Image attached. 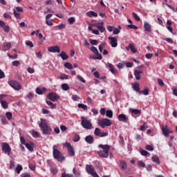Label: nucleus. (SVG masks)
Here are the masks:
<instances>
[{"instance_id": "f257e3e1", "label": "nucleus", "mask_w": 177, "mask_h": 177, "mask_svg": "<svg viewBox=\"0 0 177 177\" xmlns=\"http://www.w3.org/2000/svg\"><path fill=\"white\" fill-rule=\"evenodd\" d=\"M39 127L41 128L43 135H50L52 133V129L48 126V123H46L45 119H41Z\"/></svg>"}, {"instance_id": "f03ea898", "label": "nucleus", "mask_w": 177, "mask_h": 177, "mask_svg": "<svg viewBox=\"0 0 177 177\" xmlns=\"http://www.w3.org/2000/svg\"><path fill=\"white\" fill-rule=\"evenodd\" d=\"M98 147L102 149L98 151L100 157L107 158L109 157V151H110V146L100 144L98 145Z\"/></svg>"}, {"instance_id": "7ed1b4c3", "label": "nucleus", "mask_w": 177, "mask_h": 177, "mask_svg": "<svg viewBox=\"0 0 177 177\" xmlns=\"http://www.w3.org/2000/svg\"><path fill=\"white\" fill-rule=\"evenodd\" d=\"M81 125L84 129H92V128H93V124H92V120L84 116L81 117Z\"/></svg>"}, {"instance_id": "20e7f679", "label": "nucleus", "mask_w": 177, "mask_h": 177, "mask_svg": "<svg viewBox=\"0 0 177 177\" xmlns=\"http://www.w3.org/2000/svg\"><path fill=\"white\" fill-rule=\"evenodd\" d=\"M53 156L55 160H57L59 162L64 161V157H63V155L62 154V152L57 149V145H54L53 147Z\"/></svg>"}, {"instance_id": "39448f33", "label": "nucleus", "mask_w": 177, "mask_h": 177, "mask_svg": "<svg viewBox=\"0 0 177 177\" xmlns=\"http://www.w3.org/2000/svg\"><path fill=\"white\" fill-rule=\"evenodd\" d=\"M97 124L98 125H100V127L104 129L106 128V127H111L113 122H111V120L110 119L102 118L98 120Z\"/></svg>"}, {"instance_id": "423d86ee", "label": "nucleus", "mask_w": 177, "mask_h": 177, "mask_svg": "<svg viewBox=\"0 0 177 177\" xmlns=\"http://www.w3.org/2000/svg\"><path fill=\"white\" fill-rule=\"evenodd\" d=\"M86 171L87 174H88L89 175H91V176L100 177L98 176L97 173H96L95 168H93V167H92L90 165H86Z\"/></svg>"}, {"instance_id": "0eeeda50", "label": "nucleus", "mask_w": 177, "mask_h": 177, "mask_svg": "<svg viewBox=\"0 0 177 177\" xmlns=\"http://www.w3.org/2000/svg\"><path fill=\"white\" fill-rule=\"evenodd\" d=\"M64 146L65 147H66V149L68 150V154L69 156H71V157L75 156V152L74 151V148L73 147V146H71V144H70V142H65L64 144Z\"/></svg>"}, {"instance_id": "6e6552de", "label": "nucleus", "mask_w": 177, "mask_h": 177, "mask_svg": "<svg viewBox=\"0 0 177 177\" xmlns=\"http://www.w3.org/2000/svg\"><path fill=\"white\" fill-rule=\"evenodd\" d=\"M8 84L15 91H20V89H21V85H20V83H19V82L10 80L8 82Z\"/></svg>"}, {"instance_id": "1a4fd4ad", "label": "nucleus", "mask_w": 177, "mask_h": 177, "mask_svg": "<svg viewBox=\"0 0 177 177\" xmlns=\"http://www.w3.org/2000/svg\"><path fill=\"white\" fill-rule=\"evenodd\" d=\"M1 149L4 153H7L8 156H10V151H12V149L10 148V145H9V144L3 142L1 144Z\"/></svg>"}, {"instance_id": "9d476101", "label": "nucleus", "mask_w": 177, "mask_h": 177, "mask_svg": "<svg viewBox=\"0 0 177 177\" xmlns=\"http://www.w3.org/2000/svg\"><path fill=\"white\" fill-rule=\"evenodd\" d=\"M47 97L49 100H51V102H55V100H57L60 96L56 93L50 92L47 95Z\"/></svg>"}, {"instance_id": "9b49d317", "label": "nucleus", "mask_w": 177, "mask_h": 177, "mask_svg": "<svg viewBox=\"0 0 177 177\" xmlns=\"http://www.w3.org/2000/svg\"><path fill=\"white\" fill-rule=\"evenodd\" d=\"M48 52L51 53H60V47L59 46H53L48 48Z\"/></svg>"}, {"instance_id": "f8f14e48", "label": "nucleus", "mask_w": 177, "mask_h": 177, "mask_svg": "<svg viewBox=\"0 0 177 177\" xmlns=\"http://www.w3.org/2000/svg\"><path fill=\"white\" fill-rule=\"evenodd\" d=\"M108 39L110 41L111 46L112 48H117L118 46V43L117 42L116 37H109Z\"/></svg>"}, {"instance_id": "ddd939ff", "label": "nucleus", "mask_w": 177, "mask_h": 177, "mask_svg": "<svg viewBox=\"0 0 177 177\" xmlns=\"http://www.w3.org/2000/svg\"><path fill=\"white\" fill-rule=\"evenodd\" d=\"M84 140L88 145H92L95 142V138H93V136L89 135L85 137Z\"/></svg>"}, {"instance_id": "4468645a", "label": "nucleus", "mask_w": 177, "mask_h": 177, "mask_svg": "<svg viewBox=\"0 0 177 177\" xmlns=\"http://www.w3.org/2000/svg\"><path fill=\"white\" fill-rule=\"evenodd\" d=\"M118 121L127 122L128 121V117L125 114H120L118 116Z\"/></svg>"}, {"instance_id": "2eb2a0df", "label": "nucleus", "mask_w": 177, "mask_h": 177, "mask_svg": "<svg viewBox=\"0 0 177 177\" xmlns=\"http://www.w3.org/2000/svg\"><path fill=\"white\" fill-rule=\"evenodd\" d=\"M129 112L134 115H138L142 113V111L140 109H135L133 108H130Z\"/></svg>"}, {"instance_id": "dca6fc26", "label": "nucleus", "mask_w": 177, "mask_h": 177, "mask_svg": "<svg viewBox=\"0 0 177 177\" xmlns=\"http://www.w3.org/2000/svg\"><path fill=\"white\" fill-rule=\"evenodd\" d=\"M144 28L147 32H151V25L147 21L144 22Z\"/></svg>"}, {"instance_id": "f3484780", "label": "nucleus", "mask_w": 177, "mask_h": 177, "mask_svg": "<svg viewBox=\"0 0 177 177\" xmlns=\"http://www.w3.org/2000/svg\"><path fill=\"white\" fill-rule=\"evenodd\" d=\"M143 74V71L140 70H136L134 71V76L136 77V80H140L142 77H140V75Z\"/></svg>"}, {"instance_id": "a211bd4d", "label": "nucleus", "mask_w": 177, "mask_h": 177, "mask_svg": "<svg viewBox=\"0 0 177 177\" xmlns=\"http://www.w3.org/2000/svg\"><path fill=\"white\" fill-rule=\"evenodd\" d=\"M10 48H12V43H6L3 44L2 50H3V52H6V50H9Z\"/></svg>"}, {"instance_id": "6ab92c4d", "label": "nucleus", "mask_w": 177, "mask_h": 177, "mask_svg": "<svg viewBox=\"0 0 177 177\" xmlns=\"http://www.w3.org/2000/svg\"><path fill=\"white\" fill-rule=\"evenodd\" d=\"M25 146L29 151H34V144L32 142L26 143Z\"/></svg>"}, {"instance_id": "aec40b11", "label": "nucleus", "mask_w": 177, "mask_h": 177, "mask_svg": "<svg viewBox=\"0 0 177 177\" xmlns=\"http://www.w3.org/2000/svg\"><path fill=\"white\" fill-rule=\"evenodd\" d=\"M58 56L62 59V60H67L68 59V55L64 51H62Z\"/></svg>"}, {"instance_id": "412c9836", "label": "nucleus", "mask_w": 177, "mask_h": 177, "mask_svg": "<svg viewBox=\"0 0 177 177\" xmlns=\"http://www.w3.org/2000/svg\"><path fill=\"white\" fill-rule=\"evenodd\" d=\"M132 88L136 92H139V91H140V85L138 82L133 83L132 84Z\"/></svg>"}, {"instance_id": "4be33fe9", "label": "nucleus", "mask_w": 177, "mask_h": 177, "mask_svg": "<svg viewBox=\"0 0 177 177\" xmlns=\"http://www.w3.org/2000/svg\"><path fill=\"white\" fill-rule=\"evenodd\" d=\"M162 132L166 138H168V136H169L170 132H169V130L167 127H162Z\"/></svg>"}, {"instance_id": "5701e85b", "label": "nucleus", "mask_w": 177, "mask_h": 177, "mask_svg": "<svg viewBox=\"0 0 177 177\" xmlns=\"http://www.w3.org/2000/svg\"><path fill=\"white\" fill-rule=\"evenodd\" d=\"M86 15L88 17H97V14L95 11H88Z\"/></svg>"}, {"instance_id": "b1692460", "label": "nucleus", "mask_w": 177, "mask_h": 177, "mask_svg": "<svg viewBox=\"0 0 177 177\" xmlns=\"http://www.w3.org/2000/svg\"><path fill=\"white\" fill-rule=\"evenodd\" d=\"M120 168L122 171H125L127 169V162L125 160H120Z\"/></svg>"}, {"instance_id": "393cba45", "label": "nucleus", "mask_w": 177, "mask_h": 177, "mask_svg": "<svg viewBox=\"0 0 177 177\" xmlns=\"http://www.w3.org/2000/svg\"><path fill=\"white\" fill-rule=\"evenodd\" d=\"M0 103H1L3 109H8V107H9V104L8 103V102H6L5 100H0Z\"/></svg>"}, {"instance_id": "a878e982", "label": "nucleus", "mask_w": 177, "mask_h": 177, "mask_svg": "<svg viewBox=\"0 0 177 177\" xmlns=\"http://www.w3.org/2000/svg\"><path fill=\"white\" fill-rule=\"evenodd\" d=\"M90 50H91V52H93V53H94L96 56H99V55H102L99 53V50H97V48L95 46H92L90 48Z\"/></svg>"}, {"instance_id": "bb28decb", "label": "nucleus", "mask_w": 177, "mask_h": 177, "mask_svg": "<svg viewBox=\"0 0 177 177\" xmlns=\"http://www.w3.org/2000/svg\"><path fill=\"white\" fill-rule=\"evenodd\" d=\"M108 67L112 74H115V73H117V71L114 69V66L113 64H108Z\"/></svg>"}, {"instance_id": "cd10ccee", "label": "nucleus", "mask_w": 177, "mask_h": 177, "mask_svg": "<svg viewBox=\"0 0 177 177\" xmlns=\"http://www.w3.org/2000/svg\"><path fill=\"white\" fill-rule=\"evenodd\" d=\"M152 161L153 162H155L158 165H160V158H158V156H152Z\"/></svg>"}, {"instance_id": "c85d7f7f", "label": "nucleus", "mask_w": 177, "mask_h": 177, "mask_svg": "<svg viewBox=\"0 0 177 177\" xmlns=\"http://www.w3.org/2000/svg\"><path fill=\"white\" fill-rule=\"evenodd\" d=\"M95 26L99 30L100 32H104L106 28L102 25H95Z\"/></svg>"}, {"instance_id": "c756f323", "label": "nucleus", "mask_w": 177, "mask_h": 177, "mask_svg": "<svg viewBox=\"0 0 177 177\" xmlns=\"http://www.w3.org/2000/svg\"><path fill=\"white\" fill-rule=\"evenodd\" d=\"M90 59H97V60H102L103 59V57L102 56V55H90L89 56Z\"/></svg>"}, {"instance_id": "7c9ffc66", "label": "nucleus", "mask_w": 177, "mask_h": 177, "mask_svg": "<svg viewBox=\"0 0 177 177\" xmlns=\"http://www.w3.org/2000/svg\"><path fill=\"white\" fill-rule=\"evenodd\" d=\"M16 173L19 175L21 171H23V166L21 165H17L15 169Z\"/></svg>"}, {"instance_id": "2f4dec72", "label": "nucleus", "mask_w": 177, "mask_h": 177, "mask_svg": "<svg viewBox=\"0 0 177 177\" xmlns=\"http://www.w3.org/2000/svg\"><path fill=\"white\" fill-rule=\"evenodd\" d=\"M46 104H48V106H50V107L52 109H56V104H53V102H52L50 101H48V100L46 101Z\"/></svg>"}, {"instance_id": "473e14b6", "label": "nucleus", "mask_w": 177, "mask_h": 177, "mask_svg": "<svg viewBox=\"0 0 177 177\" xmlns=\"http://www.w3.org/2000/svg\"><path fill=\"white\" fill-rule=\"evenodd\" d=\"M61 88L62 91H68V89H70V86L66 83H64L61 85Z\"/></svg>"}, {"instance_id": "72a5a7b5", "label": "nucleus", "mask_w": 177, "mask_h": 177, "mask_svg": "<svg viewBox=\"0 0 177 177\" xmlns=\"http://www.w3.org/2000/svg\"><path fill=\"white\" fill-rule=\"evenodd\" d=\"M121 30V26H118V28H115L113 30V34L114 35H118V34H120V30Z\"/></svg>"}, {"instance_id": "f704fd0d", "label": "nucleus", "mask_w": 177, "mask_h": 177, "mask_svg": "<svg viewBox=\"0 0 177 177\" xmlns=\"http://www.w3.org/2000/svg\"><path fill=\"white\" fill-rule=\"evenodd\" d=\"M50 171L53 175H56V174H57V168L53 167L52 165H50Z\"/></svg>"}, {"instance_id": "c9c22d12", "label": "nucleus", "mask_w": 177, "mask_h": 177, "mask_svg": "<svg viewBox=\"0 0 177 177\" xmlns=\"http://www.w3.org/2000/svg\"><path fill=\"white\" fill-rule=\"evenodd\" d=\"M64 68L68 70H73V65L69 62H66L64 64Z\"/></svg>"}, {"instance_id": "e433bc0d", "label": "nucleus", "mask_w": 177, "mask_h": 177, "mask_svg": "<svg viewBox=\"0 0 177 177\" xmlns=\"http://www.w3.org/2000/svg\"><path fill=\"white\" fill-rule=\"evenodd\" d=\"M102 131H100V129L96 127L94 131V135L95 136H100Z\"/></svg>"}, {"instance_id": "4c0bfd02", "label": "nucleus", "mask_w": 177, "mask_h": 177, "mask_svg": "<svg viewBox=\"0 0 177 177\" xmlns=\"http://www.w3.org/2000/svg\"><path fill=\"white\" fill-rule=\"evenodd\" d=\"M140 153L142 156H150V153L147 152V151L145 149H141L140 151Z\"/></svg>"}, {"instance_id": "58836bf2", "label": "nucleus", "mask_w": 177, "mask_h": 177, "mask_svg": "<svg viewBox=\"0 0 177 177\" xmlns=\"http://www.w3.org/2000/svg\"><path fill=\"white\" fill-rule=\"evenodd\" d=\"M106 46V42H102L101 44L99 45L98 49L100 52H102L103 49H104V47Z\"/></svg>"}, {"instance_id": "ea45409f", "label": "nucleus", "mask_w": 177, "mask_h": 177, "mask_svg": "<svg viewBox=\"0 0 177 177\" xmlns=\"http://www.w3.org/2000/svg\"><path fill=\"white\" fill-rule=\"evenodd\" d=\"M106 115L108 117V118H113V111L111 110L106 111Z\"/></svg>"}, {"instance_id": "a19ab883", "label": "nucleus", "mask_w": 177, "mask_h": 177, "mask_svg": "<svg viewBox=\"0 0 177 177\" xmlns=\"http://www.w3.org/2000/svg\"><path fill=\"white\" fill-rule=\"evenodd\" d=\"M129 48H130L131 51L132 53H136V48H135V46L132 44H129Z\"/></svg>"}, {"instance_id": "79ce46f5", "label": "nucleus", "mask_w": 177, "mask_h": 177, "mask_svg": "<svg viewBox=\"0 0 177 177\" xmlns=\"http://www.w3.org/2000/svg\"><path fill=\"white\" fill-rule=\"evenodd\" d=\"M77 107L79 109H83V110H88V106L84 104H78Z\"/></svg>"}, {"instance_id": "37998d69", "label": "nucleus", "mask_w": 177, "mask_h": 177, "mask_svg": "<svg viewBox=\"0 0 177 177\" xmlns=\"http://www.w3.org/2000/svg\"><path fill=\"white\" fill-rule=\"evenodd\" d=\"M6 117L8 120H10L13 118V114L11 112L6 113Z\"/></svg>"}, {"instance_id": "c03bdc74", "label": "nucleus", "mask_w": 177, "mask_h": 177, "mask_svg": "<svg viewBox=\"0 0 177 177\" xmlns=\"http://www.w3.org/2000/svg\"><path fill=\"white\" fill-rule=\"evenodd\" d=\"M68 21L69 24H74V23H75V18L74 17H71L68 19Z\"/></svg>"}, {"instance_id": "a18cd8bd", "label": "nucleus", "mask_w": 177, "mask_h": 177, "mask_svg": "<svg viewBox=\"0 0 177 177\" xmlns=\"http://www.w3.org/2000/svg\"><path fill=\"white\" fill-rule=\"evenodd\" d=\"M138 167H141L142 168L146 167V164L142 160H138Z\"/></svg>"}, {"instance_id": "49530a36", "label": "nucleus", "mask_w": 177, "mask_h": 177, "mask_svg": "<svg viewBox=\"0 0 177 177\" xmlns=\"http://www.w3.org/2000/svg\"><path fill=\"white\" fill-rule=\"evenodd\" d=\"M80 139H81V137L78 134H75L73 137V142H79Z\"/></svg>"}, {"instance_id": "de8ad7c7", "label": "nucleus", "mask_w": 177, "mask_h": 177, "mask_svg": "<svg viewBox=\"0 0 177 177\" xmlns=\"http://www.w3.org/2000/svg\"><path fill=\"white\" fill-rule=\"evenodd\" d=\"M132 15H133V19H135V20H136V21H140V18L139 17V16L138 15V14H136V13H135V12H133Z\"/></svg>"}, {"instance_id": "09e8293b", "label": "nucleus", "mask_w": 177, "mask_h": 177, "mask_svg": "<svg viewBox=\"0 0 177 177\" xmlns=\"http://www.w3.org/2000/svg\"><path fill=\"white\" fill-rule=\"evenodd\" d=\"M77 78L79 81H80V82H83V84H85L86 82V81L85 80V79H84V77H82V76H80V75H77Z\"/></svg>"}, {"instance_id": "8fccbe9b", "label": "nucleus", "mask_w": 177, "mask_h": 177, "mask_svg": "<svg viewBox=\"0 0 177 177\" xmlns=\"http://www.w3.org/2000/svg\"><path fill=\"white\" fill-rule=\"evenodd\" d=\"M127 27L128 28H130L131 30H138V26L133 25V24H129V25H127Z\"/></svg>"}, {"instance_id": "3c124183", "label": "nucleus", "mask_w": 177, "mask_h": 177, "mask_svg": "<svg viewBox=\"0 0 177 177\" xmlns=\"http://www.w3.org/2000/svg\"><path fill=\"white\" fill-rule=\"evenodd\" d=\"M145 149H146V150H148V151H153V150H154V147H153V146L149 145L145 146Z\"/></svg>"}, {"instance_id": "603ef678", "label": "nucleus", "mask_w": 177, "mask_h": 177, "mask_svg": "<svg viewBox=\"0 0 177 177\" xmlns=\"http://www.w3.org/2000/svg\"><path fill=\"white\" fill-rule=\"evenodd\" d=\"M139 93H143V95H149V89L145 88L143 91H140Z\"/></svg>"}, {"instance_id": "864d4df0", "label": "nucleus", "mask_w": 177, "mask_h": 177, "mask_svg": "<svg viewBox=\"0 0 177 177\" xmlns=\"http://www.w3.org/2000/svg\"><path fill=\"white\" fill-rule=\"evenodd\" d=\"M32 136L33 138H39V133L38 131H33L32 133Z\"/></svg>"}, {"instance_id": "5fc2aeb1", "label": "nucleus", "mask_w": 177, "mask_h": 177, "mask_svg": "<svg viewBox=\"0 0 177 177\" xmlns=\"http://www.w3.org/2000/svg\"><path fill=\"white\" fill-rule=\"evenodd\" d=\"M61 177H74V175L70 174H66V172H63L62 174Z\"/></svg>"}, {"instance_id": "6e6d98bb", "label": "nucleus", "mask_w": 177, "mask_h": 177, "mask_svg": "<svg viewBox=\"0 0 177 177\" xmlns=\"http://www.w3.org/2000/svg\"><path fill=\"white\" fill-rule=\"evenodd\" d=\"M80 99H81V97H80V96H78L77 95H72V100H73L74 102H77V100H80Z\"/></svg>"}, {"instance_id": "4d7b16f0", "label": "nucleus", "mask_w": 177, "mask_h": 177, "mask_svg": "<svg viewBox=\"0 0 177 177\" xmlns=\"http://www.w3.org/2000/svg\"><path fill=\"white\" fill-rule=\"evenodd\" d=\"M59 78H60V80H68V76L66 74H61Z\"/></svg>"}, {"instance_id": "13d9d810", "label": "nucleus", "mask_w": 177, "mask_h": 177, "mask_svg": "<svg viewBox=\"0 0 177 177\" xmlns=\"http://www.w3.org/2000/svg\"><path fill=\"white\" fill-rule=\"evenodd\" d=\"M100 138H106V136H109V133L108 132H102L100 134Z\"/></svg>"}, {"instance_id": "bf43d9fd", "label": "nucleus", "mask_w": 177, "mask_h": 177, "mask_svg": "<svg viewBox=\"0 0 177 177\" xmlns=\"http://www.w3.org/2000/svg\"><path fill=\"white\" fill-rule=\"evenodd\" d=\"M2 28L3 31H5V32H9V30H10V28L9 27V26H6V25H4Z\"/></svg>"}, {"instance_id": "052dcab7", "label": "nucleus", "mask_w": 177, "mask_h": 177, "mask_svg": "<svg viewBox=\"0 0 177 177\" xmlns=\"http://www.w3.org/2000/svg\"><path fill=\"white\" fill-rule=\"evenodd\" d=\"M1 121L3 124V125L6 124V118L4 115L0 116Z\"/></svg>"}, {"instance_id": "680f3d73", "label": "nucleus", "mask_w": 177, "mask_h": 177, "mask_svg": "<svg viewBox=\"0 0 177 177\" xmlns=\"http://www.w3.org/2000/svg\"><path fill=\"white\" fill-rule=\"evenodd\" d=\"M36 93H37V95H44V91H42V89L39 88V87H37L36 88Z\"/></svg>"}, {"instance_id": "e2e57ef3", "label": "nucleus", "mask_w": 177, "mask_h": 177, "mask_svg": "<svg viewBox=\"0 0 177 177\" xmlns=\"http://www.w3.org/2000/svg\"><path fill=\"white\" fill-rule=\"evenodd\" d=\"M4 19H12V17L10 16V12H5L3 14Z\"/></svg>"}, {"instance_id": "0e129e2a", "label": "nucleus", "mask_w": 177, "mask_h": 177, "mask_svg": "<svg viewBox=\"0 0 177 177\" xmlns=\"http://www.w3.org/2000/svg\"><path fill=\"white\" fill-rule=\"evenodd\" d=\"M13 15H14L15 17H16V19H20V14H19V12H17V11H16V10H13Z\"/></svg>"}, {"instance_id": "69168bd1", "label": "nucleus", "mask_w": 177, "mask_h": 177, "mask_svg": "<svg viewBox=\"0 0 177 177\" xmlns=\"http://www.w3.org/2000/svg\"><path fill=\"white\" fill-rule=\"evenodd\" d=\"M89 42L91 45H97V40L96 39H90Z\"/></svg>"}, {"instance_id": "338daca9", "label": "nucleus", "mask_w": 177, "mask_h": 177, "mask_svg": "<svg viewBox=\"0 0 177 177\" xmlns=\"http://www.w3.org/2000/svg\"><path fill=\"white\" fill-rule=\"evenodd\" d=\"M12 66L17 67L20 64V62H19L18 60L14 61L12 62Z\"/></svg>"}, {"instance_id": "774afa93", "label": "nucleus", "mask_w": 177, "mask_h": 177, "mask_svg": "<svg viewBox=\"0 0 177 177\" xmlns=\"http://www.w3.org/2000/svg\"><path fill=\"white\" fill-rule=\"evenodd\" d=\"M21 177H31V174L29 173H24L21 175Z\"/></svg>"}]
</instances>
